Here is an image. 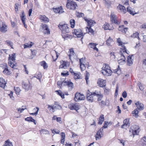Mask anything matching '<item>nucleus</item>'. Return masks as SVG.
Segmentation results:
<instances>
[{
    "instance_id": "1",
    "label": "nucleus",
    "mask_w": 146,
    "mask_h": 146,
    "mask_svg": "<svg viewBox=\"0 0 146 146\" xmlns=\"http://www.w3.org/2000/svg\"><path fill=\"white\" fill-rule=\"evenodd\" d=\"M58 27L62 31V35L63 38L65 39V38L67 37L68 35L66 34L69 32V29L67 25L66 24H59Z\"/></svg>"
},
{
    "instance_id": "2",
    "label": "nucleus",
    "mask_w": 146,
    "mask_h": 146,
    "mask_svg": "<svg viewBox=\"0 0 146 146\" xmlns=\"http://www.w3.org/2000/svg\"><path fill=\"white\" fill-rule=\"evenodd\" d=\"M15 54L13 53L9 55V64L12 68H14L17 66V64L16 62Z\"/></svg>"
},
{
    "instance_id": "3",
    "label": "nucleus",
    "mask_w": 146,
    "mask_h": 146,
    "mask_svg": "<svg viewBox=\"0 0 146 146\" xmlns=\"http://www.w3.org/2000/svg\"><path fill=\"white\" fill-rule=\"evenodd\" d=\"M101 72L104 75L107 76H111L112 73L110 67L108 65H106L102 68Z\"/></svg>"
},
{
    "instance_id": "4",
    "label": "nucleus",
    "mask_w": 146,
    "mask_h": 146,
    "mask_svg": "<svg viewBox=\"0 0 146 146\" xmlns=\"http://www.w3.org/2000/svg\"><path fill=\"white\" fill-rule=\"evenodd\" d=\"M101 93L100 92H93V93H91V94L88 93L87 94L86 98L88 101L90 102H92L93 100V96H97L99 97V96H101L100 95Z\"/></svg>"
},
{
    "instance_id": "5",
    "label": "nucleus",
    "mask_w": 146,
    "mask_h": 146,
    "mask_svg": "<svg viewBox=\"0 0 146 146\" xmlns=\"http://www.w3.org/2000/svg\"><path fill=\"white\" fill-rule=\"evenodd\" d=\"M125 52H123L122 51H120V57H119L118 62V63L121 64L122 65L125 64V58L124 55L125 53L127 54V52H125Z\"/></svg>"
},
{
    "instance_id": "6",
    "label": "nucleus",
    "mask_w": 146,
    "mask_h": 146,
    "mask_svg": "<svg viewBox=\"0 0 146 146\" xmlns=\"http://www.w3.org/2000/svg\"><path fill=\"white\" fill-rule=\"evenodd\" d=\"M66 7L70 9L75 10L77 7L76 3L74 1L68 0L66 5Z\"/></svg>"
},
{
    "instance_id": "7",
    "label": "nucleus",
    "mask_w": 146,
    "mask_h": 146,
    "mask_svg": "<svg viewBox=\"0 0 146 146\" xmlns=\"http://www.w3.org/2000/svg\"><path fill=\"white\" fill-rule=\"evenodd\" d=\"M130 132H131L133 136L135 135H138L139 132V127L137 125H133L131 126L129 130Z\"/></svg>"
},
{
    "instance_id": "8",
    "label": "nucleus",
    "mask_w": 146,
    "mask_h": 146,
    "mask_svg": "<svg viewBox=\"0 0 146 146\" xmlns=\"http://www.w3.org/2000/svg\"><path fill=\"white\" fill-rule=\"evenodd\" d=\"M22 87L25 90L28 91L31 89L32 86L31 84L28 81L26 82H23L22 83Z\"/></svg>"
},
{
    "instance_id": "9",
    "label": "nucleus",
    "mask_w": 146,
    "mask_h": 146,
    "mask_svg": "<svg viewBox=\"0 0 146 146\" xmlns=\"http://www.w3.org/2000/svg\"><path fill=\"white\" fill-rule=\"evenodd\" d=\"M8 27L5 22L0 21V31L3 33H5L7 31Z\"/></svg>"
},
{
    "instance_id": "10",
    "label": "nucleus",
    "mask_w": 146,
    "mask_h": 146,
    "mask_svg": "<svg viewBox=\"0 0 146 146\" xmlns=\"http://www.w3.org/2000/svg\"><path fill=\"white\" fill-rule=\"evenodd\" d=\"M68 108L70 110H75L77 111L80 109V105L77 103H71L68 106Z\"/></svg>"
},
{
    "instance_id": "11",
    "label": "nucleus",
    "mask_w": 146,
    "mask_h": 146,
    "mask_svg": "<svg viewBox=\"0 0 146 146\" xmlns=\"http://www.w3.org/2000/svg\"><path fill=\"white\" fill-rule=\"evenodd\" d=\"M42 31L44 34H49L50 31L48 26L46 24H42L41 28Z\"/></svg>"
},
{
    "instance_id": "12",
    "label": "nucleus",
    "mask_w": 146,
    "mask_h": 146,
    "mask_svg": "<svg viewBox=\"0 0 146 146\" xmlns=\"http://www.w3.org/2000/svg\"><path fill=\"white\" fill-rule=\"evenodd\" d=\"M85 99L84 96L79 93H77L75 95L74 99L76 102L79 101L84 100Z\"/></svg>"
},
{
    "instance_id": "13",
    "label": "nucleus",
    "mask_w": 146,
    "mask_h": 146,
    "mask_svg": "<svg viewBox=\"0 0 146 146\" xmlns=\"http://www.w3.org/2000/svg\"><path fill=\"white\" fill-rule=\"evenodd\" d=\"M0 66L4 69L3 72L4 74L6 75H9L11 74V71L8 69L7 64H1Z\"/></svg>"
},
{
    "instance_id": "14",
    "label": "nucleus",
    "mask_w": 146,
    "mask_h": 146,
    "mask_svg": "<svg viewBox=\"0 0 146 146\" xmlns=\"http://www.w3.org/2000/svg\"><path fill=\"white\" fill-rule=\"evenodd\" d=\"M103 130L102 128H101L97 132L96 134L95 135L96 140H98L100 139L103 136Z\"/></svg>"
},
{
    "instance_id": "15",
    "label": "nucleus",
    "mask_w": 146,
    "mask_h": 146,
    "mask_svg": "<svg viewBox=\"0 0 146 146\" xmlns=\"http://www.w3.org/2000/svg\"><path fill=\"white\" fill-rule=\"evenodd\" d=\"M73 33L78 38L81 37L83 36L82 31L80 29H74Z\"/></svg>"
},
{
    "instance_id": "16",
    "label": "nucleus",
    "mask_w": 146,
    "mask_h": 146,
    "mask_svg": "<svg viewBox=\"0 0 146 146\" xmlns=\"http://www.w3.org/2000/svg\"><path fill=\"white\" fill-rule=\"evenodd\" d=\"M106 81L105 80L99 78L97 81V83L98 85L100 87H104L106 85Z\"/></svg>"
},
{
    "instance_id": "17",
    "label": "nucleus",
    "mask_w": 146,
    "mask_h": 146,
    "mask_svg": "<svg viewBox=\"0 0 146 146\" xmlns=\"http://www.w3.org/2000/svg\"><path fill=\"white\" fill-rule=\"evenodd\" d=\"M117 42L119 44V46L121 47V48L122 50L121 51L124 53L125 52L124 51L126 52V48L124 46V43L121 42L120 38L117 39Z\"/></svg>"
},
{
    "instance_id": "18",
    "label": "nucleus",
    "mask_w": 146,
    "mask_h": 146,
    "mask_svg": "<svg viewBox=\"0 0 146 146\" xmlns=\"http://www.w3.org/2000/svg\"><path fill=\"white\" fill-rule=\"evenodd\" d=\"M85 59L82 58L80 60V68L81 70L82 71L84 70L86 68L84 64Z\"/></svg>"
},
{
    "instance_id": "19",
    "label": "nucleus",
    "mask_w": 146,
    "mask_h": 146,
    "mask_svg": "<svg viewBox=\"0 0 146 146\" xmlns=\"http://www.w3.org/2000/svg\"><path fill=\"white\" fill-rule=\"evenodd\" d=\"M60 63H61V64L59 66V68L66 69L69 65V64L68 62H66L65 61H60Z\"/></svg>"
},
{
    "instance_id": "20",
    "label": "nucleus",
    "mask_w": 146,
    "mask_h": 146,
    "mask_svg": "<svg viewBox=\"0 0 146 146\" xmlns=\"http://www.w3.org/2000/svg\"><path fill=\"white\" fill-rule=\"evenodd\" d=\"M84 19L87 22L88 26L89 27H91L94 26L96 24V22L92 20H89L86 18H84Z\"/></svg>"
},
{
    "instance_id": "21",
    "label": "nucleus",
    "mask_w": 146,
    "mask_h": 146,
    "mask_svg": "<svg viewBox=\"0 0 146 146\" xmlns=\"http://www.w3.org/2000/svg\"><path fill=\"white\" fill-rule=\"evenodd\" d=\"M135 104L137 108V109L140 110H142L144 108V106L143 104L140 103L139 101L135 103Z\"/></svg>"
},
{
    "instance_id": "22",
    "label": "nucleus",
    "mask_w": 146,
    "mask_h": 146,
    "mask_svg": "<svg viewBox=\"0 0 146 146\" xmlns=\"http://www.w3.org/2000/svg\"><path fill=\"white\" fill-rule=\"evenodd\" d=\"M62 83H63L64 85H68V87H70L71 88H72L73 86V84L70 81V80H65Z\"/></svg>"
},
{
    "instance_id": "23",
    "label": "nucleus",
    "mask_w": 146,
    "mask_h": 146,
    "mask_svg": "<svg viewBox=\"0 0 146 146\" xmlns=\"http://www.w3.org/2000/svg\"><path fill=\"white\" fill-rule=\"evenodd\" d=\"M129 120L128 119H125L123 121V124L122 125L121 127L123 128H126L128 127L129 125Z\"/></svg>"
},
{
    "instance_id": "24",
    "label": "nucleus",
    "mask_w": 146,
    "mask_h": 146,
    "mask_svg": "<svg viewBox=\"0 0 146 146\" xmlns=\"http://www.w3.org/2000/svg\"><path fill=\"white\" fill-rule=\"evenodd\" d=\"M111 19L112 22L115 24H118L116 16L113 13L111 15Z\"/></svg>"
},
{
    "instance_id": "25",
    "label": "nucleus",
    "mask_w": 146,
    "mask_h": 146,
    "mask_svg": "<svg viewBox=\"0 0 146 146\" xmlns=\"http://www.w3.org/2000/svg\"><path fill=\"white\" fill-rule=\"evenodd\" d=\"M53 10L54 12L56 13H58L60 14H61L64 12L62 6L56 8H54L53 9Z\"/></svg>"
},
{
    "instance_id": "26",
    "label": "nucleus",
    "mask_w": 146,
    "mask_h": 146,
    "mask_svg": "<svg viewBox=\"0 0 146 146\" xmlns=\"http://www.w3.org/2000/svg\"><path fill=\"white\" fill-rule=\"evenodd\" d=\"M7 82L5 81V80L1 78H0V87L2 88H5L6 86Z\"/></svg>"
},
{
    "instance_id": "27",
    "label": "nucleus",
    "mask_w": 146,
    "mask_h": 146,
    "mask_svg": "<svg viewBox=\"0 0 146 146\" xmlns=\"http://www.w3.org/2000/svg\"><path fill=\"white\" fill-rule=\"evenodd\" d=\"M103 28L105 30H112L113 29V27L112 26L111 27L108 24L106 23L103 26Z\"/></svg>"
},
{
    "instance_id": "28",
    "label": "nucleus",
    "mask_w": 146,
    "mask_h": 146,
    "mask_svg": "<svg viewBox=\"0 0 146 146\" xmlns=\"http://www.w3.org/2000/svg\"><path fill=\"white\" fill-rule=\"evenodd\" d=\"M97 44L92 42L88 44V47L92 48H93L94 50L98 51V49L96 47Z\"/></svg>"
},
{
    "instance_id": "29",
    "label": "nucleus",
    "mask_w": 146,
    "mask_h": 146,
    "mask_svg": "<svg viewBox=\"0 0 146 146\" xmlns=\"http://www.w3.org/2000/svg\"><path fill=\"white\" fill-rule=\"evenodd\" d=\"M117 9L120 11L122 13L125 14L126 12V10L125 7L120 5H119L117 7Z\"/></svg>"
},
{
    "instance_id": "30",
    "label": "nucleus",
    "mask_w": 146,
    "mask_h": 146,
    "mask_svg": "<svg viewBox=\"0 0 146 146\" xmlns=\"http://www.w3.org/2000/svg\"><path fill=\"white\" fill-rule=\"evenodd\" d=\"M128 29L127 28H124L123 25H122L119 27L118 29L123 33H125L127 31Z\"/></svg>"
},
{
    "instance_id": "31",
    "label": "nucleus",
    "mask_w": 146,
    "mask_h": 146,
    "mask_svg": "<svg viewBox=\"0 0 146 146\" xmlns=\"http://www.w3.org/2000/svg\"><path fill=\"white\" fill-rule=\"evenodd\" d=\"M3 146H13L12 142L9 139H7L4 142Z\"/></svg>"
},
{
    "instance_id": "32",
    "label": "nucleus",
    "mask_w": 146,
    "mask_h": 146,
    "mask_svg": "<svg viewBox=\"0 0 146 146\" xmlns=\"http://www.w3.org/2000/svg\"><path fill=\"white\" fill-rule=\"evenodd\" d=\"M133 59H132L131 57L130 56H129L127 60V65L128 66H131L133 64Z\"/></svg>"
},
{
    "instance_id": "33",
    "label": "nucleus",
    "mask_w": 146,
    "mask_h": 146,
    "mask_svg": "<svg viewBox=\"0 0 146 146\" xmlns=\"http://www.w3.org/2000/svg\"><path fill=\"white\" fill-rule=\"evenodd\" d=\"M69 53H70L68 55L70 58L71 59V58H74V57L75 53L73 49L71 48L69 50Z\"/></svg>"
},
{
    "instance_id": "34",
    "label": "nucleus",
    "mask_w": 146,
    "mask_h": 146,
    "mask_svg": "<svg viewBox=\"0 0 146 146\" xmlns=\"http://www.w3.org/2000/svg\"><path fill=\"white\" fill-rule=\"evenodd\" d=\"M139 112V111H138V109H136L132 111V113L133 116L136 118H137L139 116V115H138Z\"/></svg>"
},
{
    "instance_id": "35",
    "label": "nucleus",
    "mask_w": 146,
    "mask_h": 146,
    "mask_svg": "<svg viewBox=\"0 0 146 146\" xmlns=\"http://www.w3.org/2000/svg\"><path fill=\"white\" fill-rule=\"evenodd\" d=\"M40 19L43 22L45 23L48 22L49 21L48 19L45 15H41L40 17Z\"/></svg>"
},
{
    "instance_id": "36",
    "label": "nucleus",
    "mask_w": 146,
    "mask_h": 146,
    "mask_svg": "<svg viewBox=\"0 0 146 146\" xmlns=\"http://www.w3.org/2000/svg\"><path fill=\"white\" fill-rule=\"evenodd\" d=\"M113 41L110 37L107 40L106 42V44L108 46H111L113 43Z\"/></svg>"
},
{
    "instance_id": "37",
    "label": "nucleus",
    "mask_w": 146,
    "mask_h": 146,
    "mask_svg": "<svg viewBox=\"0 0 146 146\" xmlns=\"http://www.w3.org/2000/svg\"><path fill=\"white\" fill-rule=\"evenodd\" d=\"M85 29L87 33H91L92 34L94 33V31L91 28V27H86Z\"/></svg>"
},
{
    "instance_id": "38",
    "label": "nucleus",
    "mask_w": 146,
    "mask_h": 146,
    "mask_svg": "<svg viewBox=\"0 0 146 146\" xmlns=\"http://www.w3.org/2000/svg\"><path fill=\"white\" fill-rule=\"evenodd\" d=\"M141 145L142 146H146V137H144L141 139Z\"/></svg>"
},
{
    "instance_id": "39",
    "label": "nucleus",
    "mask_w": 146,
    "mask_h": 146,
    "mask_svg": "<svg viewBox=\"0 0 146 146\" xmlns=\"http://www.w3.org/2000/svg\"><path fill=\"white\" fill-rule=\"evenodd\" d=\"M57 102H55V106H53V112L54 111V110L56 109H61L62 108L61 107L58 105H56Z\"/></svg>"
},
{
    "instance_id": "40",
    "label": "nucleus",
    "mask_w": 146,
    "mask_h": 146,
    "mask_svg": "<svg viewBox=\"0 0 146 146\" xmlns=\"http://www.w3.org/2000/svg\"><path fill=\"white\" fill-rule=\"evenodd\" d=\"M61 135V143L63 144L65 141V134L64 132H62Z\"/></svg>"
},
{
    "instance_id": "41",
    "label": "nucleus",
    "mask_w": 146,
    "mask_h": 146,
    "mask_svg": "<svg viewBox=\"0 0 146 146\" xmlns=\"http://www.w3.org/2000/svg\"><path fill=\"white\" fill-rule=\"evenodd\" d=\"M25 120L26 121H27L29 122H33L35 125L36 124L35 120L33 119L32 117H27L25 118Z\"/></svg>"
},
{
    "instance_id": "42",
    "label": "nucleus",
    "mask_w": 146,
    "mask_h": 146,
    "mask_svg": "<svg viewBox=\"0 0 146 146\" xmlns=\"http://www.w3.org/2000/svg\"><path fill=\"white\" fill-rule=\"evenodd\" d=\"M73 75H74V78L75 79H79L80 78V73L79 72H75Z\"/></svg>"
},
{
    "instance_id": "43",
    "label": "nucleus",
    "mask_w": 146,
    "mask_h": 146,
    "mask_svg": "<svg viewBox=\"0 0 146 146\" xmlns=\"http://www.w3.org/2000/svg\"><path fill=\"white\" fill-rule=\"evenodd\" d=\"M104 115H101L99 119V120L98 124L100 125H101L102 124V122L104 121Z\"/></svg>"
},
{
    "instance_id": "44",
    "label": "nucleus",
    "mask_w": 146,
    "mask_h": 146,
    "mask_svg": "<svg viewBox=\"0 0 146 146\" xmlns=\"http://www.w3.org/2000/svg\"><path fill=\"white\" fill-rule=\"evenodd\" d=\"M55 92H56L57 94L60 96L62 98H64V94L60 90L56 91Z\"/></svg>"
},
{
    "instance_id": "45",
    "label": "nucleus",
    "mask_w": 146,
    "mask_h": 146,
    "mask_svg": "<svg viewBox=\"0 0 146 146\" xmlns=\"http://www.w3.org/2000/svg\"><path fill=\"white\" fill-rule=\"evenodd\" d=\"M31 44L26 43L24 44V48H31L33 44V43L32 42H30Z\"/></svg>"
},
{
    "instance_id": "46",
    "label": "nucleus",
    "mask_w": 146,
    "mask_h": 146,
    "mask_svg": "<svg viewBox=\"0 0 146 146\" xmlns=\"http://www.w3.org/2000/svg\"><path fill=\"white\" fill-rule=\"evenodd\" d=\"M131 8L130 7H128L127 8V11L131 14L134 15L135 14V12L131 10Z\"/></svg>"
},
{
    "instance_id": "47",
    "label": "nucleus",
    "mask_w": 146,
    "mask_h": 146,
    "mask_svg": "<svg viewBox=\"0 0 146 146\" xmlns=\"http://www.w3.org/2000/svg\"><path fill=\"white\" fill-rule=\"evenodd\" d=\"M40 134H42V133L45 134H48L49 133V132L47 130L44 129H42L40 130Z\"/></svg>"
},
{
    "instance_id": "48",
    "label": "nucleus",
    "mask_w": 146,
    "mask_h": 146,
    "mask_svg": "<svg viewBox=\"0 0 146 146\" xmlns=\"http://www.w3.org/2000/svg\"><path fill=\"white\" fill-rule=\"evenodd\" d=\"M40 64L41 66H43L44 69L48 67L47 64L46 63V62L44 61H43L41 62L40 63Z\"/></svg>"
},
{
    "instance_id": "49",
    "label": "nucleus",
    "mask_w": 146,
    "mask_h": 146,
    "mask_svg": "<svg viewBox=\"0 0 146 146\" xmlns=\"http://www.w3.org/2000/svg\"><path fill=\"white\" fill-rule=\"evenodd\" d=\"M75 24V20L73 19H71L70 21V25L72 28H74Z\"/></svg>"
},
{
    "instance_id": "50",
    "label": "nucleus",
    "mask_w": 146,
    "mask_h": 146,
    "mask_svg": "<svg viewBox=\"0 0 146 146\" xmlns=\"http://www.w3.org/2000/svg\"><path fill=\"white\" fill-rule=\"evenodd\" d=\"M21 17L22 22H25V20L26 18L25 17V15L24 11L22 12V15Z\"/></svg>"
},
{
    "instance_id": "51",
    "label": "nucleus",
    "mask_w": 146,
    "mask_h": 146,
    "mask_svg": "<svg viewBox=\"0 0 146 146\" xmlns=\"http://www.w3.org/2000/svg\"><path fill=\"white\" fill-rule=\"evenodd\" d=\"M104 94H108L110 92V89L107 87H105L104 88Z\"/></svg>"
},
{
    "instance_id": "52",
    "label": "nucleus",
    "mask_w": 146,
    "mask_h": 146,
    "mask_svg": "<svg viewBox=\"0 0 146 146\" xmlns=\"http://www.w3.org/2000/svg\"><path fill=\"white\" fill-rule=\"evenodd\" d=\"M113 72L114 73H116L117 74H120L121 73V70L120 68H119V66L117 69L114 70Z\"/></svg>"
},
{
    "instance_id": "53",
    "label": "nucleus",
    "mask_w": 146,
    "mask_h": 146,
    "mask_svg": "<svg viewBox=\"0 0 146 146\" xmlns=\"http://www.w3.org/2000/svg\"><path fill=\"white\" fill-rule=\"evenodd\" d=\"M37 110L36 111V112H35L34 113H30V114L35 115H37L38 113V112L39 110V108L38 107H36V108H34L33 109L34 110Z\"/></svg>"
},
{
    "instance_id": "54",
    "label": "nucleus",
    "mask_w": 146,
    "mask_h": 146,
    "mask_svg": "<svg viewBox=\"0 0 146 146\" xmlns=\"http://www.w3.org/2000/svg\"><path fill=\"white\" fill-rule=\"evenodd\" d=\"M6 42L7 43V45H8L10 46L12 48H13V43L11 41L9 40H7L6 41Z\"/></svg>"
},
{
    "instance_id": "55",
    "label": "nucleus",
    "mask_w": 146,
    "mask_h": 146,
    "mask_svg": "<svg viewBox=\"0 0 146 146\" xmlns=\"http://www.w3.org/2000/svg\"><path fill=\"white\" fill-rule=\"evenodd\" d=\"M109 123L107 121H105L103 126L101 128H103V130L104 128H106L108 127V125Z\"/></svg>"
},
{
    "instance_id": "56",
    "label": "nucleus",
    "mask_w": 146,
    "mask_h": 146,
    "mask_svg": "<svg viewBox=\"0 0 146 146\" xmlns=\"http://www.w3.org/2000/svg\"><path fill=\"white\" fill-rule=\"evenodd\" d=\"M15 89L16 94L17 95H19V93L21 91V90L20 89V88L18 87H16V88H15Z\"/></svg>"
},
{
    "instance_id": "57",
    "label": "nucleus",
    "mask_w": 146,
    "mask_h": 146,
    "mask_svg": "<svg viewBox=\"0 0 146 146\" xmlns=\"http://www.w3.org/2000/svg\"><path fill=\"white\" fill-rule=\"evenodd\" d=\"M139 34L138 32H136L133 33L131 36L133 38H137L139 37L138 36Z\"/></svg>"
},
{
    "instance_id": "58",
    "label": "nucleus",
    "mask_w": 146,
    "mask_h": 146,
    "mask_svg": "<svg viewBox=\"0 0 146 146\" xmlns=\"http://www.w3.org/2000/svg\"><path fill=\"white\" fill-rule=\"evenodd\" d=\"M61 75L63 76H66L69 75L68 72V71H66V72H65L64 73H61Z\"/></svg>"
},
{
    "instance_id": "59",
    "label": "nucleus",
    "mask_w": 146,
    "mask_h": 146,
    "mask_svg": "<svg viewBox=\"0 0 146 146\" xmlns=\"http://www.w3.org/2000/svg\"><path fill=\"white\" fill-rule=\"evenodd\" d=\"M127 94L126 91H124L123 92L122 94V96L123 98H126L127 96Z\"/></svg>"
},
{
    "instance_id": "60",
    "label": "nucleus",
    "mask_w": 146,
    "mask_h": 146,
    "mask_svg": "<svg viewBox=\"0 0 146 146\" xmlns=\"http://www.w3.org/2000/svg\"><path fill=\"white\" fill-rule=\"evenodd\" d=\"M36 77L40 81V78L42 77V74L40 73H39L37 75V77Z\"/></svg>"
},
{
    "instance_id": "61",
    "label": "nucleus",
    "mask_w": 146,
    "mask_h": 146,
    "mask_svg": "<svg viewBox=\"0 0 146 146\" xmlns=\"http://www.w3.org/2000/svg\"><path fill=\"white\" fill-rule=\"evenodd\" d=\"M139 87L140 89L141 90H143L144 89V88L140 83L139 84Z\"/></svg>"
},
{
    "instance_id": "62",
    "label": "nucleus",
    "mask_w": 146,
    "mask_h": 146,
    "mask_svg": "<svg viewBox=\"0 0 146 146\" xmlns=\"http://www.w3.org/2000/svg\"><path fill=\"white\" fill-rule=\"evenodd\" d=\"M118 90H119V87H118V86L117 85L116 87V89L115 93V96H117V95Z\"/></svg>"
},
{
    "instance_id": "63",
    "label": "nucleus",
    "mask_w": 146,
    "mask_h": 146,
    "mask_svg": "<svg viewBox=\"0 0 146 146\" xmlns=\"http://www.w3.org/2000/svg\"><path fill=\"white\" fill-rule=\"evenodd\" d=\"M18 4H15V8L16 12H18Z\"/></svg>"
},
{
    "instance_id": "64",
    "label": "nucleus",
    "mask_w": 146,
    "mask_h": 146,
    "mask_svg": "<svg viewBox=\"0 0 146 146\" xmlns=\"http://www.w3.org/2000/svg\"><path fill=\"white\" fill-rule=\"evenodd\" d=\"M13 92H11V93L9 94V95L10 96V98L13 100L14 99V97L13 96Z\"/></svg>"
}]
</instances>
